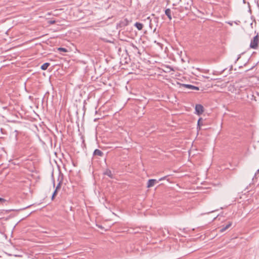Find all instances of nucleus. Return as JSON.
Returning a JSON list of instances; mask_svg holds the SVG:
<instances>
[{
  "mask_svg": "<svg viewBox=\"0 0 259 259\" xmlns=\"http://www.w3.org/2000/svg\"><path fill=\"white\" fill-rule=\"evenodd\" d=\"M183 87H184L186 88H187L190 90H194L198 91L199 90V88L196 86H194L191 84H182Z\"/></svg>",
  "mask_w": 259,
  "mask_h": 259,
  "instance_id": "4",
  "label": "nucleus"
},
{
  "mask_svg": "<svg viewBox=\"0 0 259 259\" xmlns=\"http://www.w3.org/2000/svg\"><path fill=\"white\" fill-rule=\"evenodd\" d=\"M231 225H232V222H229V223L226 226H222L221 228V229L220 230V232L221 233L224 232L226 230L229 229L231 226Z\"/></svg>",
  "mask_w": 259,
  "mask_h": 259,
  "instance_id": "7",
  "label": "nucleus"
},
{
  "mask_svg": "<svg viewBox=\"0 0 259 259\" xmlns=\"http://www.w3.org/2000/svg\"><path fill=\"white\" fill-rule=\"evenodd\" d=\"M6 201V200L5 199L0 197V203H3L5 202Z\"/></svg>",
  "mask_w": 259,
  "mask_h": 259,
  "instance_id": "17",
  "label": "nucleus"
},
{
  "mask_svg": "<svg viewBox=\"0 0 259 259\" xmlns=\"http://www.w3.org/2000/svg\"><path fill=\"white\" fill-rule=\"evenodd\" d=\"M50 65V64L49 63H45L44 64H43L41 67H40V68L41 69H42V70H46V69H47L48 67Z\"/></svg>",
  "mask_w": 259,
  "mask_h": 259,
  "instance_id": "11",
  "label": "nucleus"
},
{
  "mask_svg": "<svg viewBox=\"0 0 259 259\" xmlns=\"http://www.w3.org/2000/svg\"><path fill=\"white\" fill-rule=\"evenodd\" d=\"M165 14L167 16L169 20H171V10L170 9H166L165 10Z\"/></svg>",
  "mask_w": 259,
  "mask_h": 259,
  "instance_id": "8",
  "label": "nucleus"
},
{
  "mask_svg": "<svg viewBox=\"0 0 259 259\" xmlns=\"http://www.w3.org/2000/svg\"><path fill=\"white\" fill-rule=\"evenodd\" d=\"M135 26L136 27V28L139 30H141L143 29V24L139 23V22H136L135 24Z\"/></svg>",
  "mask_w": 259,
  "mask_h": 259,
  "instance_id": "9",
  "label": "nucleus"
},
{
  "mask_svg": "<svg viewBox=\"0 0 259 259\" xmlns=\"http://www.w3.org/2000/svg\"><path fill=\"white\" fill-rule=\"evenodd\" d=\"M104 174L108 176L110 178H112L113 177V175L112 174V172L109 169H107L105 172Z\"/></svg>",
  "mask_w": 259,
  "mask_h": 259,
  "instance_id": "12",
  "label": "nucleus"
},
{
  "mask_svg": "<svg viewBox=\"0 0 259 259\" xmlns=\"http://www.w3.org/2000/svg\"><path fill=\"white\" fill-rule=\"evenodd\" d=\"M203 112V107L200 104H197L195 106V113L198 115H201Z\"/></svg>",
  "mask_w": 259,
  "mask_h": 259,
  "instance_id": "3",
  "label": "nucleus"
},
{
  "mask_svg": "<svg viewBox=\"0 0 259 259\" xmlns=\"http://www.w3.org/2000/svg\"><path fill=\"white\" fill-rule=\"evenodd\" d=\"M58 50L60 51V52H67V50L65 48H59L58 49Z\"/></svg>",
  "mask_w": 259,
  "mask_h": 259,
  "instance_id": "15",
  "label": "nucleus"
},
{
  "mask_svg": "<svg viewBox=\"0 0 259 259\" xmlns=\"http://www.w3.org/2000/svg\"><path fill=\"white\" fill-rule=\"evenodd\" d=\"M72 174H73V176L74 177V178H73L74 181H75V182H76L77 183L80 182V179H81V176L79 174V172H80L79 170L78 171H77V170L73 169L72 170Z\"/></svg>",
  "mask_w": 259,
  "mask_h": 259,
  "instance_id": "2",
  "label": "nucleus"
},
{
  "mask_svg": "<svg viewBox=\"0 0 259 259\" xmlns=\"http://www.w3.org/2000/svg\"><path fill=\"white\" fill-rule=\"evenodd\" d=\"M128 24V21L127 19H124L123 20H121L120 21V22L118 24V25L120 27H124L125 26H127Z\"/></svg>",
  "mask_w": 259,
  "mask_h": 259,
  "instance_id": "6",
  "label": "nucleus"
},
{
  "mask_svg": "<svg viewBox=\"0 0 259 259\" xmlns=\"http://www.w3.org/2000/svg\"><path fill=\"white\" fill-rule=\"evenodd\" d=\"M258 174H259V169H257V170L256 171V172L254 174V177L252 178V181H254V180L256 179L257 176Z\"/></svg>",
  "mask_w": 259,
  "mask_h": 259,
  "instance_id": "13",
  "label": "nucleus"
},
{
  "mask_svg": "<svg viewBox=\"0 0 259 259\" xmlns=\"http://www.w3.org/2000/svg\"><path fill=\"white\" fill-rule=\"evenodd\" d=\"M94 154L95 155L102 156L103 155V153L99 149H96L94 152Z\"/></svg>",
  "mask_w": 259,
  "mask_h": 259,
  "instance_id": "10",
  "label": "nucleus"
},
{
  "mask_svg": "<svg viewBox=\"0 0 259 259\" xmlns=\"http://www.w3.org/2000/svg\"><path fill=\"white\" fill-rule=\"evenodd\" d=\"M58 11L57 10H55L53 12V15H57V12Z\"/></svg>",
  "mask_w": 259,
  "mask_h": 259,
  "instance_id": "19",
  "label": "nucleus"
},
{
  "mask_svg": "<svg viewBox=\"0 0 259 259\" xmlns=\"http://www.w3.org/2000/svg\"><path fill=\"white\" fill-rule=\"evenodd\" d=\"M201 118H199V120H198V126H200V122H201Z\"/></svg>",
  "mask_w": 259,
  "mask_h": 259,
  "instance_id": "18",
  "label": "nucleus"
},
{
  "mask_svg": "<svg viewBox=\"0 0 259 259\" xmlns=\"http://www.w3.org/2000/svg\"><path fill=\"white\" fill-rule=\"evenodd\" d=\"M76 123H77V124L78 131H79V119H78V121H76Z\"/></svg>",
  "mask_w": 259,
  "mask_h": 259,
  "instance_id": "21",
  "label": "nucleus"
},
{
  "mask_svg": "<svg viewBox=\"0 0 259 259\" xmlns=\"http://www.w3.org/2000/svg\"><path fill=\"white\" fill-rule=\"evenodd\" d=\"M259 45V35L257 33L256 35L254 36L250 41L249 47L251 49L257 50Z\"/></svg>",
  "mask_w": 259,
  "mask_h": 259,
  "instance_id": "1",
  "label": "nucleus"
},
{
  "mask_svg": "<svg viewBox=\"0 0 259 259\" xmlns=\"http://www.w3.org/2000/svg\"><path fill=\"white\" fill-rule=\"evenodd\" d=\"M156 182H158L155 179H150L148 181L147 187L148 188L152 187L155 185V184Z\"/></svg>",
  "mask_w": 259,
  "mask_h": 259,
  "instance_id": "5",
  "label": "nucleus"
},
{
  "mask_svg": "<svg viewBox=\"0 0 259 259\" xmlns=\"http://www.w3.org/2000/svg\"><path fill=\"white\" fill-rule=\"evenodd\" d=\"M55 23V20H51L50 21V24H54Z\"/></svg>",
  "mask_w": 259,
  "mask_h": 259,
  "instance_id": "22",
  "label": "nucleus"
},
{
  "mask_svg": "<svg viewBox=\"0 0 259 259\" xmlns=\"http://www.w3.org/2000/svg\"><path fill=\"white\" fill-rule=\"evenodd\" d=\"M57 193H58V190L55 189V191H54L53 194H52V200H53L54 199L55 197L57 195Z\"/></svg>",
  "mask_w": 259,
  "mask_h": 259,
  "instance_id": "14",
  "label": "nucleus"
},
{
  "mask_svg": "<svg viewBox=\"0 0 259 259\" xmlns=\"http://www.w3.org/2000/svg\"><path fill=\"white\" fill-rule=\"evenodd\" d=\"M166 177H162V178H161L159 180V181H161L162 180H163L165 179Z\"/></svg>",
  "mask_w": 259,
  "mask_h": 259,
  "instance_id": "23",
  "label": "nucleus"
},
{
  "mask_svg": "<svg viewBox=\"0 0 259 259\" xmlns=\"http://www.w3.org/2000/svg\"><path fill=\"white\" fill-rule=\"evenodd\" d=\"M72 163H73V165L74 167H76L77 165V162H74V161H73Z\"/></svg>",
  "mask_w": 259,
  "mask_h": 259,
  "instance_id": "20",
  "label": "nucleus"
},
{
  "mask_svg": "<svg viewBox=\"0 0 259 259\" xmlns=\"http://www.w3.org/2000/svg\"><path fill=\"white\" fill-rule=\"evenodd\" d=\"M61 182H60L58 184V185H57V186H56V189H56V190H59V189H60V188H61Z\"/></svg>",
  "mask_w": 259,
  "mask_h": 259,
  "instance_id": "16",
  "label": "nucleus"
}]
</instances>
